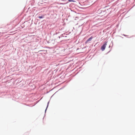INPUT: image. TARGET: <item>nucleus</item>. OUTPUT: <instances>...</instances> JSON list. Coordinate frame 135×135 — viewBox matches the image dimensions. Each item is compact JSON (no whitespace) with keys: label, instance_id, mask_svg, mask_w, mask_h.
I'll return each instance as SVG.
<instances>
[{"label":"nucleus","instance_id":"nucleus-1","mask_svg":"<svg viewBox=\"0 0 135 135\" xmlns=\"http://www.w3.org/2000/svg\"><path fill=\"white\" fill-rule=\"evenodd\" d=\"M107 45V43H105L101 47V49L102 51H104L106 47V46Z\"/></svg>","mask_w":135,"mask_h":135},{"label":"nucleus","instance_id":"nucleus-2","mask_svg":"<svg viewBox=\"0 0 135 135\" xmlns=\"http://www.w3.org/2000/svg\"><path fill=\"white\" fill-rule=\"evenodd\" d=\"M93 38L92 36L90 38H89L85 42L86 44L88 42L91 41L92 39Z\"/></svg>","mask_w":135,"mask_h":135},{"label":"nucleus","instance_id":"nucleus-3","mask_svg":"<svg viewBox=\"0 0 135 135\" xmlns=\"http://www.w3.org/2000/svg\"><path fill=\"white\" fill-rule=\"evenodd\" d=\"M44 17V16H39L38 17V18H43Z\"/></svg>","mask_w":135,"mask_h":135},{"label":"nucleus","instance_id":"nucleus-4","mask_svg":"<svg viewBox=\"0 0 135 135\" xmlns=\"http://www.w3.org/2000/svg\"><path fill=\"white\" fill-rule=\"evenodd\" d=\"M68 1H69V2H75V1L74 0H69Z\"/></svg>","mask_w":135,"mask_h":135}]
</instances>
